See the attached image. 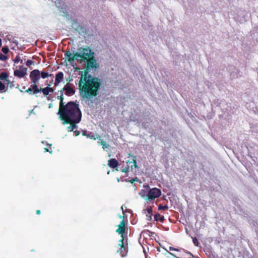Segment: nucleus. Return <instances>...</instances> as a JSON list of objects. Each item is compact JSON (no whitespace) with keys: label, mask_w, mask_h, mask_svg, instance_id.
I'll return each mask as SVG.
<instances>
[{"label":"nucleus","mask_w":258,"mask_h":258,"mask_svg":"<svg viewBox=\"0 0 258 258\" xmlns=\"http://www.w3.org/2000/svg\"><path fill=\"white\" fill-rule=\"evenodd\" d=\"M34 62L33 60L29 59L26 61V64L28 67H30L31 64H33Z\"/></svg>","instance_id":"f704fd0d"},{"label":"nucleus","mask_w":258,"mask_h":258,"mask_svg":"<svg viewBox=\"0 0 258 258\" xmlns=\"http://www.w3.org/2000/svg\"><path fill=\"white\" fill-rule=\"evenodd\" d=\"M151 233V232L149 230L143 231L142 232L141 235H144L145 234H148L149 235H150V233Z\"/></svg>","instance_id":"c9c22d12"},{"label":"nucleus","mask_w":258,"mask_h":258,"mask_svg":"<svg viewBox=\"0 0 258 258\" xmlns=\"http://www.w3.org/2000/svg\"><path fill=\"white\" fill-rule=\"evenodd\" d=\"M7 59H8V57L6 55H5L2 53L0 54V60L5 61Z\"/></svg>","instance_id":"c756f323"},{"label":"nucleus","mask_w":258,"mask_h":258,"mask_svg":"<svg viewBox=\"0 0 258 258\" xmlns=\"http://www.w3.org/2000/svg\"><path fill=\"white\" fill-rule=\"evenodd\" d=\"M80 52H76L75 56L78 57H80L81 60L80 61V62L82 61H86L88 59L91 57V50L89 48H82L81 47L79 48Z\"/></svg>","instance_id":"20e7f679"},{"label":"nucleus","mask_w":258,"mask_h":258,"mask_svg":"<svg viewBox=\"0 0 258 258\" xmlns=\"http://www.w3.org/2000/svg\"><path fill=\"white\" fill-rule=\"evenodd\" d=\"M2 45V40L0 39V46Z\"/></svg>","instance_id":"ea45409f"},{"label":"nucleus","mask_w":258,"mask_h":258,"mask_svg":"<svg viewBox=\"0 0 258 258\" xmlns=\"http://www.w3.org/2000/svg\"><path fill=\"white\" fill-rule=\"evenodd\" d=\"M2 51L5 53L7 54L9 52V49L8 47H3L2 48Z\"/></svg>","instance_id":"2f4dec72"},{"label":"nucleus","mask_w":258,"mask_h":258,"mask_svg":"<svg viewBox=\"0 0 258 258\" xmlns=\"http://www.w3.org/2000/svg\"><path fill=\"white\" fill-rule=\"evenodd\" d=\"M19 70H16L14 72V75L16 77L20 78L24 77L27 74V69L23 66H20Z\"/></svg>","instance_id":"9d476101"},{"label":"nucleus","mask_w":258,"mask_h":258,"mask_svg":"<svg viewBox=\"0 0 258 258\" xmlns=\"http://www.w3.org/2000/svg\"><path fill=\"white\" fill-rule=\"evenodd\" d=\"M155 220L157 221L163 222L164 220V216L160 215L159 214H156L155 215Z\"/></svg>","instance_id":"412c9836"},{"label":"nucleus","mask_w":258,"mask_h":258,"mask_svg":"<svg viewBox=\"0 0 258 258\" xmlns=\"http://www.w3.org/2000/svg\"><path fill=\"white\" fill-rule=\"evenodd\" d=\"M8 78V74L6 72H3L0 74V79L2 80H8L9 79Z\"/></svg>","instance_id":"6ab92c4d"},{"label":"nucleus","mask_w":258,"mask_h":258,"mask_svg":"<svg viewBox=\"0 0 258 258\" xmlns=\"http://www.w3.org/2000/svg\"><path fill=\"white\" fill-rule=\"evenodd\" d=\"M192 242L194 243V244H195V245L197 246H199V242L197 239V238L195 237H192Z\"/></svg>","instance_id":"c85d7f7f"},{"label":"nucleus","mask_w":258,"mask_h":258,"mask_svg":"<svg viewBox=\"0 0 258 258\" xmlns=\"http://www.w3.org/2000/svg\"><path fill=\"white\" fill-rule=\"evenodd\" d=\"M7 84L8 87H9L10 88H12L15 87L14 84V78H13V80L11 81L10 79H9L8 80H6Z\"/></svg>","instance_id":"aec40b11"},{"label":"nucleus","mask_w":258,"mask_h":258,"mask_svg":"<svg viewBox=\"0 0 258 258\" xmlns=\"http://www.w3.org/2000/svg\"><path fill=\"white\" fill-rule=\"evenodd\" d=\"M161 195V191L160 189L156 187L152 188L148 191L145 200L152 201L159 197Z\"/></svg>","instance_id":"39448f33"},{"label":"nucleus","mask_w":258,"mask_h":258,"mask_svg":"<svg viewBox=\"0 0 258 258\" xmlns=\"http://www.w3.org/2000/svg\"><path fill=\"white\" fill-rule=\"evenodd\" d=\"M60 90L63 92L65 91V94L69 96L73 95L76 92L75 90L71 87L68 83Z\"/></svg>","instance_id":"9b49d317"},{"label":"nucleus","mask_w":258,"mask_h":258,"mask_svg":"<svg viewBox=\"0 0 258 258\" xmlns=\"http://www.w3.org/2000/svg\"><path fill=\"white\" fill-rule=\"evenodd\" d=\"M101 85L100 79L89 74L88 71L84 70L81 72L79 82L80 96L83 99H91L97 96Z\"/></svg>","instance_id":"f257e3e1"},{"label":"nucleus","mask_w":258,"mask_h":258,"mask_svg":"<svg viewBox=\"0 0 258 258\" xmlns=\"http://www.w3.org/2000/svg\"><path fill=\"white\" fill-rule=\"evenodd\" d=\"M36 212L37 215H40L41 213L40 210H37Z\"/></svg>","instance_id":"58836bf2"},{"label":"nucleus","mask_w":258,"mask_h":258,"mask_svg":"<svg viewBox=\"0 0 258 258\" xmlns=\"http://www.w3.org/2000/svg\"><path fill=\"white\" fill-rule=\"evenodd\" d=\"M32 71L38 72L39 79H40V78L44 79L48 78L49 76H51V75L49 74V73L47 72H44V71L40 72L39 70H38L37 69H35V70H33Z\"/></svg>","instance_id":"2eb2a0df"},{"label":"nucleus","mask_w":258,"mask_h":258,"mask_svg":"<svg viewBox=\"0 0 258 258\" xmlns=\"http://www.w3.org/2000/svg\"><path fill=\"white\" fill-rule=\"evenodd\" d=\"M40 92H42L44 95L45 96H47L49 93L47 87L44 88H40Z\"/></svg>","instance_id":"4be33fe9"},{"label":"nucleus","mask_w":258,"mask_h":258,"mask_svg":"<svg viewBox=\"0 0 258 258\" xmlns=\"http://www.w3.org/2000/svg\"><path fill=\"white\" fill-rule=\"evenodd\" d=\"M44 152H49L50 153H51L52 152V151H50L47 148H44Z\"/></svg>","instance_id":"4c0bfd02"},{"label":"nucleus","mask_w":258,"mask_h":258,"mask_svg":"<svg viewBox=\"0 0 258 258\" xmlns=\"http://www.w3.org/2000/svg\"><path fill=\"white\" fill-rule=\"evenodd\" d=\"M64 74L61 72H59L55 75V79L54 82V86H57L63 80Z\"/></svg>","instance_id":"ddd939ff"},{"label":"nucleus","mask_w":258,"mask_h":258,"mask_svg":"<svg viewBox=\"0 0 258 258\" xmlns=\"http://www.w3.org/2000/svg\"><path fill=\"white\" fill-rule=\"evenodd\" d=\"M58 93H60V95L57 96V99L60 100L59 109H60L64 106H65L66 105L64 104V102H63V92L62 91L59 90L58 91L57 94H58Z\"/></svg>","instance_id":"4468645a"},{"label":"nucleus","mask_w":258,"mask_h":258,"mask_svg":"<svg viewBox=\"0 0 258 258\" xmlns=\"http://www.w3.org/2000/svg\"><path fill=\"white\" fill-rule=\"evenodd\" d=\"M100 145L102 146L103 149H105L108 147V145L106 144V143L103 140H100V142H99Z\"/></svg>","instance_id":"cd10ccee"},{"label":"nucleus","mask_w":258,"mask_h":258,"mask_svg":"<svg viewBox=\"0 0 258 258\" xmlns=\"http://www.w3.org/2000/svg\"><path fill=\"white\" fill-rule=\"evenodd\" d=\"M168 209V206L167 205H165L164 206H163L162 205L160 204L158 206V210H166Z\"/></svg>","instance_id":"393cba45"},{"label":"nucleus","mask_w":258,"mask_h":258,"mask_svg":"<svg viewBox=\"0 0 258 258\" xmlns=\"http://www.w3.org/2000/svg\"><path fill=\"white\" fill-rule=\"evenodd\" d=\"M23 89H25L26 88V87H25V86H24V87H23Z\"/></svg>","instance_id":"37998d69"},{"label":"nucleus","mask_w":258,"mask_h":258,"mask_svg":"<svg viewBox=\"0 0 258 258\" xmlns=\"http://www.w3.org/2000/svg\"><path fill=\"white\" fill-rule=\"evenodd\" d=\"M64 56L70 62L74 61L75 59L78 61H79L77 57L75 56V53L73 55L70 51H68L64 53Z\"/></svg>","instance_id":"f8f14e48"},{"label":"nucleus","mask_w":258,"mask_h":258,"mask_svg":"<svg viewBox=\"0 0 258 258\" xmlns=\"http://www.w3.org/2000/svg\"><path fill=\"white\" fill-rule=\"evenodd\" d=\"M57 114L62 123H70L71 121H80L82 118V112L79 105L74 101H70L65 106L58 109Z\"/></svg>","instance_id":"f03ea898"},{"label":"nucleus","mask_w":258,"mask_h":258,"mask_svg":"<svg viewBox=\"0 0 258 258\" xmlns=\"http://www.w3.org/2000/svg\"><path fill=\"white\" fill-rule=\"evenodd\" d=\"M147 212V213L149 215V217H151V216L152 215V209L151 207H150V208H148L146 210Z\"/></svg>","instance_id":"7c9ffc66"},{"label":"nucleus","mask_w":258,"mask_h":258,"mask_svg":"<svg viewBox=\"0 0 258 258\" xmlns=\"http://www.w3.org/2000/svg\"><path fill=\"white\" fill-rule=\"evenodd\" d=\"M30 79L31 80V88L33 93L37 94L40 92V88H38L37 84L39 80L38 72L31 71L30 74Z\"/></svg>","instance_id":"7ed1b4c3"},{"label":"nucleus","mask_w":258,"mask_h":258,"mask_svg":"<svg viewBox=\"0 0 258 258\" xmlns=\"http://www.w3.org/2000/svg\"><path fill=\"white\" fill-rule=\"evenodd\" d=\"M14 61L16 63H17L19 62H20L21 63H23V60L21 59L19 55H16L15 59H14Z\"/></svg>","instance_id":"bb28decb"},{"label":"nucleus","mask_w":258,"mask_h":258,"mask_svg":"<svg viewBox=\"0 0 258 258\" xmlns=\"http://www.w3.org/2000/svg\"><path fill=\"white\" fill-rule=\"evenodd\" d=\"M5 89V85L3 84L1 81H0V93L6 92Z\"/></svg>","instance_id":"a878e982"},{"label":"nucleus","mask_w":258,"mask_h":258,"mask_svg":"<svg viewBox=\"0 0 258 258\" xmlns=\"http://www.w3.org/2000/svg\"><path fill=\"white\" fill-rule=\"evenodd\" d=\"M124 238H121L119 240L118 246L119 247L117 250V252L120 253V254L122 257L126 256L127 252V248L125 247L124 244Z\"/></svg>","instance_id":"6e6552de"},{"label":"nucleus","mask_w":258,"mask_h":258,"mask_svg":"<svg viewBox=\"0 0 258 258\" xmlns=\"http://www.w3.org/2000/svg\"><path fill=\"white\" fill-rule=\"evenodd\" d=\"M47 85V86L46 87H47V88L48 89V92L49 93V92H53L54 90V89L53 88L50 87V85L48 84Z\"/></svg>","instance_id":"72a5a7b5"},{"label":"nucleus","mask_w":258,"mask_h":258,"mask_svg":"<svg viewBox=\"0 0 258 258\" xmlns=\"http://www.w3.org/2000/svg\"><path fill=\"white\" fill-rule=\"evenodd\" d=\"M86 61L87 62V66L86 67L85 70H87L89 71V69L90 68L96 69L98 67L96 60L93 56L88 59Z\"/></svg>","instance_id":"1a4fd4ad"},{"label":"nucleus","mask_w":258,"mask_h":258,"mask_svg":"<svg viewBox=\"0 0 258 258\" xmlns=\"http://www.w3.org/2000/svg\"><path fill=\"white\" fill-rule=\"evenodd\" d=\"M125 181H127V182H130V183L133 184L135 181H137V182L139 181V180L137 177H136L134 178H132L131 179H125Z\"/></svg>","instance_id":"b1692460"},{"label":"nucleus","mask_w":258,"mask_h":258,"mask_svg":"<svg viewBox=\"0 0 258 258\" xmlns=\"http://www.w3.org/2000/svg\"><path fill=\"white\" fill-rule=\"evenodd\" d=\"M107 165L112 168L117 167L118 162L115 159H111L108 161Z\"/></svg>","instance_id":"a211bd4d"},{"label":"nucleus","mask_w":258,"mask_h":258,"mask_svg":"<svg viewBox=\"0 0 258 258\" xmlns=\"http://www.w3.org/2000/svg\"><path fill=\"white\" fill-rule=\"evenodd\" d=\"M74 132V134L75 135V136H78L80 134V132L79 131H75Z\"/></svg>","instance_id":"e433bc0d"},{"label":"nucleus","mask_w":258,"mask_h":258,"mask_svg":"<svg viewBox=\"0 0 258 258\" xmlns=\"http://www.w3.org/2000/svg\"><path fill=\"white\" fill-rule=\"evenodd\" d=\"M132 160H128L126 162V167L123 168L121 172L124 173H127L130 170L132 171L133 168H137V164L136 162V157L134 155H133L132 156Z\"/></svg>","instance_id":"423d86ee"},{"label":"nucleus","mask_w":258,"mask_h":258,"mask_svg":"<svg viewBox=\"0 0 258 258\" xmlns=\"http://www.w3.org/2000/svg\"><path fill=\"white\" fill-rule=\"evenodd\" d=\"M19 84H17V86L16 88H19Z\"/></svg>","instance_id":"a19ab883"},{"label":"nucleus","mask_w":258,"mask_h":258,"mask_svg":"<svg viewBox=\"0 0 258 258\" xmlns=\"http://www.w3.org/2000/svg\"><path fill=\"white\" fill-rule=\"evenodd\" d=\"M82 135L86 136L87 137L89 138L90 139L93 140H96L99 137V136H97L92 132L87 133V132L85 131H83Z\"/></svg>","instance_id":"f3484780"},{"label":"nucleus","mask_w":258,"mask_h":258,"mask_svg":"<svg viewBox=\"0 0 258 258\" xmlns=\"http://www.w3.org/2000/svg\"><path fill=\"white\" fill-rule=\"evenodd\" d=\"M25 92L29 93L30 95H33L35 94L34 93H33V91L31 88H29L28 89H27L25 91Z\"/></svg>","instance_id":"473e14b6"},{"label":"nucleus","mask_w":258,"mask_h":258,"mask_svg":"<svg viewBox=\"0 0 258 258\" xmlns=\"http://www.w3.org/2000/svg\"><path fill=\"white\" fill-rule=\"evenodd\" d=\"M19 90H20V92H23V91H22L21 89H19Z\"/></svg>","instance_id":"79ce46f5"},{"label":"nucleus","mask_w":258,"mask_h":258,"mask_svg":"<svg viewBox=\"0 0 258 258\" xmlns=\"http://www.w3.org/2000/svg\"><path fill=\"white\" fill-rule=\"evenodd\" d=\"M147 192H148V191H146L145 190L143 189L139 192V195L141 196V197L142 198H143L145 200Z\"/></svg>","instance_id":"5701e85b"},{"label":"nucleus","mask_w":258,"mask_h":258,"mask_svg":"<svg viewBox=\"0 0 258 258\" xmlns=\"http://www.w3.org/2000/svg\"><path fill=\"white\" fill-rule=\"evenodd\" d=\"M80 121H71L70 123H68L67 124H70V125L67 127V131L68 132H72L74 129L77 128V124L79 123Z\"/></svg>","instance_id":"dca6fc26"},{"label":"nucleus","mask_w":258,"mask_h":258,"mask_svg":"<svg viewBox=\"0 0 258 258\" xmlns=\"http://www.w3.org/2000/svg\"><path fill=\"white\" fill-rule=\"evenodd\" d=\"M120 218L122 220L120 221V224L118 225V228L116 230V232L121 235V238H125V230L127 228L125 227L124 216H120Z\"/></svg>","instance_id":"0eeeda50"}]
</instances>
